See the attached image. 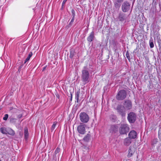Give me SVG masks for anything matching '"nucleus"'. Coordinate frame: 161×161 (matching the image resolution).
<instances>
[{"instance_id": "nucleus-1", "label": "nucleus", "mask_w": 161, "mask_h": 161, "mask_svg": "<svg viewBox=\"0 0 161 161\" xmlns=\"http://www.w3.org/2000/svg\"><path fill=\"white\" fill-rule=\"evenodd\" d=\"M126 92L125 90H121L117 95L116 98L118 100H123L126 97Z\"/></svg>"}, {"instance_id": "nucleus-2", "label": "nucleus", "mask_w": 161, "mask_h": 161, "mask_svg": "<svg viewBox=\"0 0 161 161\" xmlns=\"http://www.w3.org/2000/svg\"><path fill=\"white\" fill-rule=\"evenodd\" d=\"M82 79L83 81L86 83L88 82L89 74L88 71L86 70H83L82 71Z\"/></svg>"}, {"instance_id": "nucleus-3", "label": "nucleus", "mask_w": 161, "mask_h": 161, "mask_svg": "<svg viewBox=\"0 0 161 161\" xmlns=\"http://www.w3.org/2000/svg\"><path fill=\"white\" fill-rule=\"evenodd\" d=\"M129 130L128 126L126 124L121 125L119 129L120 134H126Z\"/></svg>"}, {"instance_id": "nucleus-4", "label": "nucleus", "mask_w": 161, "mask_h": 161, "mask_svg": "<svg viewBox=\"0 0 161 161\" xmlns=\"http://www.w3.org/2000/svg\"><path fill=\"white\" fill-rule=\"evenodd\" d=\"M80 121L83 123H86L89 120L88 115L85 113L83 112L80 113Z\"/></svg>"}, {"instance_id": "nucleus-5", "label": "nucleus", "mask_w": 161, "mask_h": 161, "mask_svg": "<svg viewBox=\"0 0 161 161\" xmlns=\"http://www.w3.org/2000/svg\"><path fill=\"white\" fill-rule=\"evenodd\" d=\"M123 106L126 110L131 109L132 107L131 101L128 100H125L123 103Z\"/></svg>"}, {"instance_id": "nucleus-6", "label": "nucleus", "mask_w": 161, "mask_h": 161, "mask_svg": "<svg viewBox=\"0 0 161 161\" xmlns=\"http://www.w3.org/2000/svg\"><path fill=\"white\" fill-rule=\"evenodd\" d=\"M117 109L119 112L122 116H124L125 114V111L126 110L124 108V106L121 105H119L117 107Z\"/></svg>"}, {"instance_id": "nucleus-7", "label": "nucleus", "mask_w": 161, "mask_h": 161, "mask_svg": "<svg viewBox=\"0 0 161 161\" xmlns=\"http://www.w3.org/2000/svg\"><path fill=\"white\" fill-rule=\"evenodd\" d=\"M127 119L130 123H133L136 119V114L133 112H130L128 114Z\"/></svg>"}, {"instance_id": "nucleus-8", "label": "nucleus", "mask_w": 161, "mask_h": 161, "mask_svg": "<svg viewBox=\"0 0 161 161\" xmlns=\"http://www.w3.org/2000/svg\"><path fill=\"white\" fill-rule=\"evenodd\" d=\"M85 125L83 123H81L77 127V130L78 132L81 134H85Z\"/></svg>"}, {"instance_id": "nucleus-9", "label": "nucleus", "mask_w": 161, "mask_h": 161, "mask_svg": "<svg viewBox=\"0 0 161 161\" xmlns=\"http://www.w3.org/2000/svg\"><path fill=\"white\" fill-rule=\"evenodd\" d=\"M130 9V4L127 2H125L122 5V9L123 12H125L128 11Z\"/></svg>"}, {"instance_id": "nucleus-10", "label": "nucleus", "mask_w": 161, "mask_h": 161, "mask_svg": "<svg viewBox=\"0 0 161 161\" xmlns=\"http://www.w3.org/2000/svg\"><path fill=\"white\" fill-rule=\"evenodd\" d=\"M118 127V126L117 125H111L109 129L110 132L112 133L115 132L117 131Z\"/></svg>"}, {"instance_id": "nucleus-11", "label": "nucleus", "mask_w": 161, "mask_h": 161, "mask_svg": "<svg viewBox=\"0 0 161 161\" xmlns=\"http://www.w3.org/2000/svg\"><path fill=\"white\" fill-rule=\"evenodd\" d=\"M137 134L135 130L131 131L129 134V137L130 139H135L137 136Z\"/></svg>"}, {"instance_id": "nucleus-12", "label": "nucleus", "mask_w": 161, "mask_h": 161, "mask_svg": "<svg viewBox=\"0 0 161 161\" xmlns=\"http://www.w3.org/2000/svg\"><path fill=\"white\" fill-rule=\"evenodd\" d=\"M135 150L134 148L130 147L128 150V153L127 156L130 158L132 156L133 154L134 153Z\"/></svg>"}, {"instance_id": "nucleus-13", "label": "nucleus", "mask_w": 161, "mask_h": 161, "mask_svg": "<svg viewBox=\"0 0 161 161\" xmlns=\"http://www.w3.org/2000/svg\"><path fill=\"white\" fill-rule=\"evenodd\" d=\"M131 143V140L129 137H127L125 139L124 141V144L128 146Z\"/></svg>"}, {"instance_id": "nucleus-14", "label": "nucleus", "mask_w": 161, "mask_h": 161, "mask_svg": "<svg viewBox=\"0 0 161 161\" xmlns=\"http://www.w3.org/2000/svg\"><path fill=\"white\" fill-rule=\"evenodd\" d=\"M124 0H116L114 3L115 7L116 8H119L120 7V3L122 2Z\"/></svg>"}, {"instance_id": "nucleus-15", "label": "nucleus", "mask_w": 161, "mask_h": 161, "mask_svg": "<svg viewBox=\"0 0 161 161\" xmlns=\"http://www.w3.org/2000/svg\"><path fill=\"white\" fill-rule=\"evenodd\" d=\"M24 130L25 138L26 140H27L29 136L28 129L27 127H25L24 128Z\"/></svg>"}, {"instance_id": "nucleus-16", "label": "nucleus", "mask_w": 161, "mask_h": 161, "mask_svg": "<svg viewBox=\"0 0 161 161\" xmlns=\"http://www.w3.org/2000/svg\"><path fill=\"white\" fill-rule=\"evenodd\" d=\"M94 34L93 31L90 34L89 36L87 37V40L89 42H92L94 37Z\"/></svg>"}, {"instance_id": "nucleus-17", "label": "nucleus", "mask_w": 161, "mask_h": 161, "mask_svg": "<svg viewBox=\"0 0 161 161\" xmlns=\"http://www.w3.org/2000/svg\"><path fill=\"white\" fill-rule=\"evenodd\" d=\"M125 18V15L123 13H120L118 17V19L120 21H122L124 20Z\"/></svg>"}, {"instance_id": "nucleus-18", "label": "nucleus", "mask_w": 161, "mask_h": 161, "mask_svg": "<svg viewBox=\"0 0 161 161\" xmlns=\"http://www.w3.org/2000/svg\"><path fill=\"white\" fill-rule=\"evenodd\" d=\"M8 134L11 135L13 136L14 135V131L10 128H7V134Z\"/></svg>"}, {"instance_id": "nucleus-19", "label": "nucleus", "mask_w": 161, "mask_h": 161, "mask_svg": "<svg viewBox=\"0 0 161 161\" xmlns=\"http://www.w3.org/2000/svg\"><path fill=\"white\" fill-rule=\"evenodd\" d=\"M91 135L90 134H87L86 136L84 137L83 139L86 142H88L89 141L90 139Z\"/></svg>"}, {"instance_id": "nucleus-20", "label": "nucleus", "mask_w": 161, "mask_h": 161, "mask_svg": "<svg viewBox=\"0 0 161 161\" xmlns=\"http://www.w3.org/2000/svg\"><path fill=\"white\" fill-rule=\"evenodd\" d=\"M149 45L150 48H152L154 47L153 40L152 37H151L149 41Z\"/></svg>"}, {"instance_id": "nucleus-21", "label": "nucleus", "mask_w": 161, "mask_h": 161, "mask_svg": "<svg viewBox=\"0 0 161 161\" xmlns=\"http://www.w3.org/2000/svg\"><path fill=\"white\" fill-rule=\"evenodd\" d=\"M1 132L3 134H7V128L2 127L0 129Z\"/></svg>"}, {"instance_id": "nucleus-22", "label": "nucleus", "mask_w": 161, "mask_h": 161, "mask_svg": "<svg viewBox=\"0 0 161 161\" xmlns=\"http://www.w3.org/2000/svg\"><path fill=\"white\" fill-rule=\"evenodd\" d=\"M32 55V53L31 52L29 53V54L28 55V57L26 58L25 59V63H26L28 61H29Z\"/></svg>"}, {"instance_id": "nucleus-23", "label": "nucleus", "mask_w": 161, "mask_h": 161, "mask_svg": "<svg viewBox=\"0 0 161 161\" xmlns=\"http://www.w3.org/2000/svg\"><path fill=\"white\" fill-rule=\"evenodd\" d=\"M79 95H80V92L79 91H78L76 93L75 95V97L76 99L77 102H78L79 98Z\"/></svg>"}, {"instance_id": "nucleus-24", "label": "nucleus", "mask_w": 161, "mask_h": 161, "mask_svg": "<svg viewBox=\"0 0 161 161\" xmlns=\"http://www.w3.org/2000/svg\"><path fill=\"white\" fill-rule=\"evenodd\" d=\"M56 125V123L55 122H54L53 123V125H52V127H51V130H54V129L55 128Z\"/></svg>"}, {"instance_id": "nucleus-25", "label": "nucleus", "mask_w": 161, "mask_h": 161, "mask_svg": "<svg viewBox=\"0 0 161 161\" xmlns=\"http://www.w3.org/2000/svg\"><path fill=\"white\" fill-rule=\"evenodd\" d=\"M74 17H75V15H73V18L71 19L70 22L69 23V25H71L72 24V23L73 22L74 20Z\"/></svg>"}, {"instance_id": "nucleus-26", "label": "nucleus", "mask_w": 161, "mask_h": 161, "mask_svg": "<svg viewBox=\"0 0 161 161\" xmlns=\"http://www.w3.org/2000/svg\"><path fill=\"white\" fill-rule=\"evenodd\" d=\"M8 118V115L7 114H5L4 115V116L3 118V119L4 120H7Z\"/></svg>"}, {"instance_id": "nucleus-27", "label": "nucleus", "mask_w": 161, "mask_h": 161, "mask_svg": "<svg viewBox=\"0 0 161 161\" xmlns=\"http://www.w3.org/2000/svg\"><path fill=\"white\" fill-rule=\"evenodd\" d=\"M59 151H60V149H59V148L58 147H57L56 149L55 152L56 154H57V153H59Z\"/></svg>"}, {"instance_id": "nucleus-28", "label": "nucleus", "mask_w": 161, "mask_h": 161, "mask_svg": "<svg viewBox=\"0 0 161 161\" xmlns=\"http://www.w3.org/2000/svg\"><path fill=\"white\" fill-rule=\"evenodd\" d=\"M157 142V140L156 139H154L153 141L152 144H156Z\"/></svg>"}, {"instance_id": "nucleus-29", "label": "nucleus", "mask_w": 161, "mask_h": 161, "mask_svg": "<svg viewBox=\"0 0 161 161\" xmlns=\"http://www.w3.org/2000/svg\"><path fill=\"white\" fill-rule=\"evenodd\" d=\"M126 57H127V58L128 59H129V58H130V57H129V56H128V52H127L126 53Z\"/></svg>"}, {"instance_id": "nucleus-30", "label": "nucleus", "mask_w": 161, "mask_h": 161, "mask_svg": "<svg viewBox=\"0 0 161 161\" xmlns=\"http://www.w3.org/2000/svg\"><path fill=\"white\" fill-rule=\"evenodd\" d=\"M67 0H64L62 2V5L64 4Z\"/></svg>"}, {"instance_id": "nucleus-31", "label": "nucleus", "mask_w": 161, "mask_h": 161, "mask_svg": "<svg viewBox=\"0 0 161 161\" xmlns=\"http://www.w3.org/2000/svg\"><path fill=\"white\" fill-rule=\"evenodd\" d=\"M22 116V115L21 114L19 115L18 116V117L19 118H21Z\"/></svg>"}, {"instance_id": "nucleus-32", "label": "nucleus", "mask_w": 161, "mask_h": 161, "mask_svg": "<svg viewBox=\"0 0 161 161\" xmlns=\"http://www.w3.org/2000/svg\"><path fill=\"white\" fill-rule=\"evenodd\" d=\"M71 98H70V100H71L72 99V94H71Z\"/></svg>"}, {"instance_id": "nucleus-33", "label": "nucleus", "mask_w": 161, "mask_h": 161, "mask_svg": "<svg viewBox=\"0 0 161 161\" xmlns=\"http://www.w3.org/2000/svg\"><path fill=\"white\" fill-rule=\"evenodd\" d=\"M45 69V67H44L43 68V70H44Z\"/></svg>"}, {"instance_id": "nucleus-34", "label": "nucleus", "mask_w": 161, "mask_h": 161, "mask_svg": "<svg viewBox=\"0 0 161 161\" xmlns=\"http://www.w3.org/2000/svg\"><path fill=\"white\" fill-rule=\"evenodd\" d=\"M158 135L159 136H160V134H159V133H158Z\"/></svg>"}, {"instance_id": "nucleus-35", "label": "nucleus", "mask_w": 161, "mask_h": 161, "mask_svg": "<svg viewBox=\"0 0 161 161\" xmlns=\"http://www.w3.org/2000/svg\"><path fill=\"white\" fill-rule=\"evenodd\" d=\"M73 11H72V13H73Z\"/></svg>"}, {"instance_id": "nucleus-36", "label": "nucleus", "mask_w": 161, "mask_h": 161, "mask_svg": "<svg viewBox=\"0 0 161 161\" xmlns=\"http://www.w3.org/2000/svg\"><path fill=\"white\" fill-rule=\"evenodd\" d=\"M0 161H1V160H0Z\"/></svg>"}]
</instances>
